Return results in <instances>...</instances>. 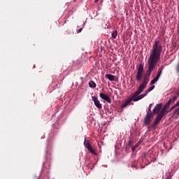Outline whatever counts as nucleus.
<instances>
[{"label": "nucleus", "instance_id": "12", "mask_svg": "<svg viewBox=\"0 0 179 179\" xmlns=\"http://www.w3.org/2000/svg\"><path fill=\"white\" fill-rule=\"evenodd\" d=\"M162 103L157 104L156 106H155L153 109V114H159L160 112V110H162Z\"/></svg>", "mask_w": 179, "mask_h": 179}, {"label": "nucleus", "instance_id": "18", "mask_svg": "<svg viewBox=\"0 0 179 179\" xmlns=\"http://www.w3.org/2000/svg\"><path fill=\"white\" fill-rule=\"evenodd\" d=\"M88 150L90 153H92V155H94L95 156L97 155V152L94 151V150L93 149V147H91L90 148H89Z\"/></svg>", "mask_w": 179, "mask_h": 179}, {"label": "nucleus", "instance_id": "3", "mask_svg": "<svg viewBox=\"0 0 179 179\" xmlns=\"http://www.w3.org/2000/svg\"><path fill=\"white\" fill-rule=\"evenodd\" d=\"M152 106L153 103H150L148 108V111L145 117H144V124L149 125L150 122H152V119L153 118V114L152 113Z\"/></svg>", "mask_w": 179, "mask_h": 179}, {"label": "nucleus", "instance_id": "19", "mask_svg": "<svg viewBox=\"0 0 179 179\" xmlns=\"http://www.w3.org/2000/svg\"><path fill=\"white\" fill-rule=\"evenodd\" d=\"M141 145V143H137L134 146L132 147V152H135L136 150V148H138Z\"/></svg>", "mask_w": 179, "mask_h": 179}, {"label": "nucleus", "instance_id": "5", "mask_svg": "<svg viewBox=\"0 0 179 179\" xmlns=\"http://www.w3.org/2000/svg\"><path fill=\"white\" fill-rule=\"evenodd\" d=\"M179 94L178 92L176 93V95H174L172 98H171L165 104V106H164V108L166 109L169 108V107H170V106H171V104H173V103H174V101H176V100H177V98L178 97Z\"/></svg>", "mask_w": 179, "mask_h": 179}, {"label": "nucleus", "instance_id": "13", "mask_svg": "<svg viewBox=\"0 0 179 179\" xmlns=\"http://www.w3.org/2000/svg\"><path fill=\"white\" fill-rule=\"evenodd\" d=\"M166 110L167 109H166V108H162V110L159 112V113H158V116L160 118H163V117L165 116L167 113H170V110L167 112Z\"/></svg>", "mask_w": 179, "mask_h": 179}, {"label": "nucleus", "instance_id": "9", "mask_svg": "<svg viewBox=\"0 0 179 179\" xmlns=\"http://www.w3.org/2000/svg\"><path fill=\"white\" fill-rule=\"evenodd\" d=\"M131 101H134L131 96L125 101L121 106V108H125L127 106H131Z\"/></svg>", "mask_w": 179, "mask_h": 179}, {"label": "nucleus", "instance_id": "17", "mask_svg": "<svg viewBox=\"0 0 179 179\" xmlns=\"http://www.w3.org/2000/svg\"><path fill=\"white\" fill-rule=\"evenodd\" d=\"M89 87H92V89H94V87H96V83H94V81H90L89 83Z\"/></svg>", "mask_w": 179, "mask_h": 179}, {"label": "nucleus", "instance_id": "14", "mask_svg": "<svg viewBox=\"0 0 179 179\" xmlns=\"http://www.w3.org/2000/svg\"><path fill=\"white\" fill-rule=\"evenodd\" d=\"M105 78H106L107 79H108V80H110V82H114L115 79V76H113L111 74H106L105 75Z\"/></svg>", "mask_w": 179, "mask_h": 179}, {"label": "nucleus", "instance_id": "2", "mask_svg": "<svg viewBox=\"0 0 179 179\" xmlns=\"http://www.w3.org/2000/svg\"><path fill=\"white\" fill-rule=\"evenodd\" d=\"M148 83H149V78H144L143 83L141 84V85L138 87L137 90L134 92L133 97H137V96H139L142 92L146 89V86H148Z\"/></svg>", "mask_w": 179, "mask_h": 179}, {"label": "nucleus", "instance_id": "23", "mask_svg": "<svg viewBox=\"0 0 179 179\" xmlns=\"http://www.w3.org/2000/svg\"><path fill=\"white\" fill-rule=\"evenodd\" d=\"M82 30H83V28H80V29H78L77 33H81Z\"/></svg>", "mask_w": 179, "mask_h": 179}, {"label": "nucleus", "instance_id": "8", "mask_svg": "<svg viewBox=\"0 0 179 179\" xmlns=\"http://www.w3.org/2000/svg\"><path fill=\"white\" fill-rule=\"evenodd\" d=\"M99 97H101V99H102V100H104L105 101H107V103H111V99L107 96L105 94L103 93H100L99 94Z\"/></svg>", "mask_w": 179, "mask_h": 179}, {"label": "nucleus", "instance_id": "6", "mask_svg": "<svg viewBox=\"0 0 179 179\" xmlns=\"http://www.w3.org/2000/svg\"><path fill=\"white\" fill-rule=\"evenodd\" d=\"M92 101H94V105L97 108H99V110H101V108H103L102 105L100 103V101H99L96 96H92Z\"/></svg>", "mask_w": 179, "mask_h": 179}, {"label": "nucleus", "instance_id": "16", "mask_svg": "<svg viewBox=\"0 0 179 179\" xmlns=\"http://www.w3.org/2000/svg\"><path fill=\"white\" fill-rule=\"evenodd\" d=\"M176 107H179V100L176 102L175 105L171 107L169 112L173 111V110H174V108H176Z\"/></svg>", "mask_w": 179, "mask_h": 179}, {"label": "nucleus", "instance_id": "20", "mask_svg": "<svg viewBox=\"0 0 179 179\" xmlns=\"http://www.w3.org/2000/svg\"><path fill=\"white\" fill-rule=\"evenodd\" d=\"M153 89H155V85H152L150 88H148L147 90H145V93H147V94L148 93H150V92H152V90H153Z\"/></svg>", "mask_w": 179, "mask_h": 179}, {"label": "nucleus", "instance_id": "10", "mask_svg": "<svg viewBox=\"0 0 179 179\" xmlns=\"http://www.w3.org/2000/svg\"><path fill=\"white\" fill-rule=\"evenodd\" d=\"M161 120L162 117L157 115V117L155 119L154 122L152 123V128H155L156 126L159 125Z\"/></svg>", "mask_w": 179, "mask_h": 179}, {"label": "nucleus", "instance_id": "25", "mask_svg": "<svg viewBox=\"0 0 179 179\" xmlns=\"http://www.w3.org/2000/svg\"><path fill=\"white\" fill-rule=\"evenodd\" d=\"M153 1H155V0H151V2H153Z\"/></svg>", "mask_w": 179, "mask_h": 179}, {"label": "nucleus", "instance_id": "11", "mask_svg": "<svg viewBox=\"0 0 179 179\" xmlns=\"http://www.w3.org/2000/svg\"><path fill=\"white\" fill-rule=\"evenodd\" d=\"M162 71L159 70L157 76L150 82V85H155L157 80L160 78V76H162Z\"/></svg>", "mask_w": 179, "mask_h": 179}, {"label": "nucleus", "instance_id": "4", "mask_svg": "<svg viewBox=\"0 0 179 179\" xmlns=\"http://www.w3.org/2000/svg\"><path fill=\"white\" fill-rule=\"evenodd\" d=\"M143 76V65L140 64L138 68L137 73L136 76V80L139 82Z\"/></svg>", "mask_w": 179, "mask_h": 179}, {"label": "nucleus", "instance_id": "7", "mask_svg": "<svg viewBox=\"0 0 179 179\" xmlns=\"http://www.w3.org/2000/svg\"><path fill=\"white\" fill-rule=\"evenodd\" d=\"M146 96H148L147 93H144L142 94L141 95H138L137 96H134V94L133 95H131V99L133 100V101H139V100H142V99H143V97H146Z\"/></svg>", "mask_w": 179, "mask_h": 179}, {"label": "nucleus", "instance_id": "15", "mask_svg": "<svg viewBox=\"0 0 179 179\" xmlns=\"http://www.w3.org/2000/svg\"><path fill=\"white\" fill-rule=\"evenodd\" d=\"M84 145L87 150L92 148V145H90V142L88 140H85Z\"/></svg>", "mask_w": 179, "mask_h": 179}, {"label": "nucleus", "instance_id": "1", "mask_svg": "<svg viewBox=\"0 0 179 179\" xmlns=\"http://www.w3.org/2000/svg\"><path fill=\"white\" fill-rule=\"evenodd\" d=\"M162 51H163V46L160 45V41H155L152 49L151 50L150 57L148 58V69L146 71L145 76L149 79L150 78V73L155 68H156L157 63L160 61V55H162Z\"/></svg>", "mask_w": 179, "mask_h": 179}, {"label": "nucleus", "instance_id": "21", "mask_svg": "<svg viewBox=\"0 0 179 179\" xmlns=\"http://www.w3.org/2000/svg\"><path fill=\"white\" fill-rule=\"evenodd\" d=\"M117 31H114L112 33V38H117Z\"/></svg>", "mask_w": 179, "mask_h": 179}, {"label": "nucleus", "instance_id": "22", "mask_svg": "<svg viewBox=\"0 0 179 179\" xmlns=\"http://www.w3.org/2000/svg\"><path fill=\"white\" fill-rule=\"evenodd\" d=\"M132 145H134V141L132 140H129L128 145L129 146H132Z\"/></svg>", "mask_w": 179, "mask_h": 179}, {"label": "nucleus", "instance_id": "24", "mask_svg": "<svg viewBox=\"0 0 179 179\" xmlns=\"http://www.w3.org/2000/svg\"><path fill=\"white\" fill-rule=\"evenodd\" d=\"M99 1V0H94V2H98Z\"/></svg>", "mask_w": 179, "mask_h": 179}]
</instances>
